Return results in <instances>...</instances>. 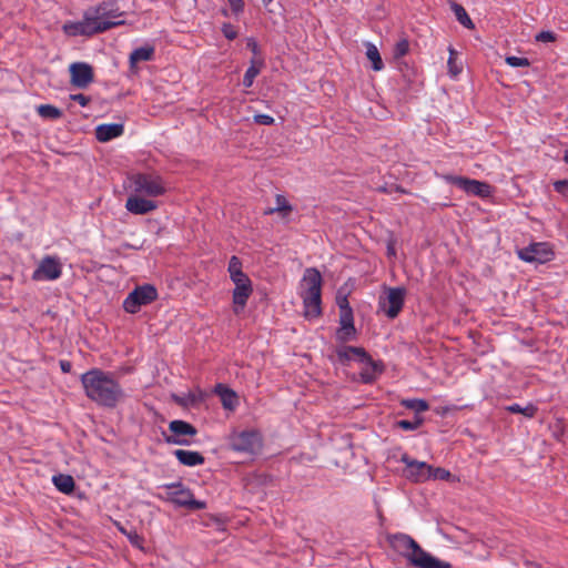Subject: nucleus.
Wrapping results in <instances>:
<instances>
[{"mask_svg":"<svg viewBox=\"0 0 568 568\" xmlns=\"http://www.w3.org/2000/svg\"><path fill=\"white\" fill-rule=\"evenodd\" d=\"M81 383L88 398L100 406L114 408L124 397L121 385L110 373L99 368L82 374Z\"/></svg>","mask_w":568,"mask_h":568,"instance_id":"obj_1","label":"nucleus"},{"mask_svg":"<svg viewBox=\"0 0 568 568\" xmlns=\"http://www.w3.org/2000/svg\"><path fill=\"white\" fill-rule=\"evenodd\" d=\"M390 547L416 568H452V565L442 561L425 551L410 536L395 534L388 538Z\"/></svg>","mask_w":568,"mask_h":568,"instance_id":"obj_2","label":"nucleus"},{"mask_svg":"<svg viewBox=\"0 0 568 568\" xmlns=\"http://www.w3.org/2000/svg\"><path fill=\"white\" fill-rule=\"evenodd\" d=\"M93 27L109 26L106 30L124 24L123 12L113 2H102L85 10Z\"/></svg>","mask_w":568,"mask_h":568,"instance_id":"obj_3","label":"nucleus"},{"mask_svg":"<svg viewBox=\"0 0 568 568\" xmlns=\"http://www.w3.org/2000/svg\"><path fill=\"white\" fill-rule=\"evenodd\" d=\"M229 443L233 450L247 455L258 454L263 447L262 437L256 430L233 433L230 436Z\"/></svg>","mask_w":568,"mask_h":568,"instance_id":"obj_4","label":"nucleus"},{"mask_svg":"<svg viewBox=\"0 0 568 568\" xmlns=\"http://www.w3.org/2000/svg\"><path fill=\"white\" fill-rule=\"evenodd\" d=\"M158 298V291L151 284L136 286L124 300L123 308L130 314H135L141 306L148 305Z\"/></svg>","mask_w":568,"mask_h":568,"instance_id":"obj_5","label":"nucleus"},{"mask_svg":"<svg viewBox=\"0 0 568 568\" xmlns=\"http://www.w3.org/2000/svg\"><path fill=\"white\" fill-rule=\"evenodd\" d=\"M406 290L404 287H384V295L379 296V308L389 318H395L400 313L405 302Z\"/></svg>","mask_w":568,"mask_h":568,"instance_id":"obj_6","label":"nucleus"},{"mask_svg":"<svg viewBox=\"0 0 568 568\" xmlns=\"http://www.w3.org/2000/svg\"><path fill=\"white\" fill-rule=\"evenodd\" d=\"M166 488L171 490L168 494V500L179 507H185L192 510L206 507L205 501L194 499L192 491L183 487L181 483L170 484Z\"/></svg>","mask_w":568,"mask_h":568,"instance_id":"obj_7","label":"nucleus"},{"mask_svg":"<svg viewBox=\"0 0 568 568\" xmlns=\"http://www.w3.org/2000/svg\"><path fill=\"white\" fill-rule=\"evenodd\" d=\"M446 180L467 194L476 195L483 199L489 197L491 195V186L486 182L456 175H447Z\"/></svg>","mask_w":568,"mask_h":568,"instance_id":"obj_8","label":"nucleus"},{"mask_svg":"<svg viewBox=\"0 0 568 568\" xmlns=\"http://www.w3.org/2000/svg\"><path fill=\"white\" fill-rule=\"evenodd\" d=\"M518 256L525 262L544 264L551 261L555 253L550 244L540 242L519 250Z\"/></svg>","mask_w":568,"mask_h":568,"instance_id":"obj_9","label":"nucleus"},{"mask_svg":"<svg viewBox=\"0 0 568 568\" xmlns=\"http://www.w3.org/2000/svg\"><path fill=\"white\" fill-rule=\"evenodd\" d=\"M171 435L164 436V440L171 445H190L191 442L186 436L193 437L197 434V429L190 423L182 419H174L169 424Z\"/></svg>","mask_w":568,"mask_h":568,"instance_id":"obj_10","label":"nucleus"},{"mask_svg":"<svg viewBox=\"0 0 568 568\" xmlns=\"http://www.w3.org/2000/svg\"><path fill=\"white\" fill-rule=\"evenodd\" d=\"M62 265L55 256H44L32 274L34 281H53L61 276Z\"/></svg>","mask_w":568,"mask_h":568,"instance_id":"obj_11","label":"nucleus"},{"mask_svg":"<svg viewBox=\"0 0 568 568\" xmlns=\"http://www.w3.org/2000/svg\"><path fill=\"white\" fill-rule=\"evenodd\" d=\"M400 462L406 465V478L416 483L429 479V471H432L430 465L426 464L425 462L412 459L407 454L402 455Z\"/></svg>","mask_w":568,"mask_h":568,"instance_id":"obj_12","label":"nucleus"},{"mask_svg":"<svg viewBox=\"0 0 568 568\" xmlns=\"http://www.w3.org/2000/svg\"><path fill=\"white\" fill-rule=\"evenodd\" d=\"M109 26L103 24L102 27L95 26L91 23V19L89 18L87 11L83 14V19L78 22H70L63 26V30L67 34L75 37V36H93L97 33H101L106 31Z\"/></svg>","mask_w":568,"mask_h":568,"instance_id":"obj_13","label":"nucleus"},{"mask_svg":"<svg viewBox=\"0 0 568 568\" xmlns=\"http://www.w3.org/2000/svg\"><path fill=\"white\" fill-rule=\"evenodd\" d=\"M71 84L78 89H85L94 80L93 68L85 62H74L69 68Z\"/></svg>","mask_w":568,"mask_h":568,"instance_id":"obj_14","label":"nucleus"},{"mask_svg":"<svg viewBox=\"0 0 568 568\" xmlns=\"http://www.w3.org/2000/svg\"><path fill=\"white\" fill-rule=\"evenodd\" d=\"M135 190L150 196H158L164 193L162 180L158 175L138 174L133 180Z\"/></svg>","mask_w":568,"mask_h":568,"instance_id":"obj_15","label":"nucleus"},{"mask_svg":"<svg viewBox=\"0 0 568 568\" xmlns=\"http://www.w3.org/2000/svg\"><path fill=\"white\" fill-rule=\"evenodd\" d=\"M235 285L233 290V303L235 305L234 312L239 313V307L243 310L246 305L248 297L251 296L253 288L250 277L244 274L232 281Z\"/></svg>","mask_w":568,"mask_h":568,"instance_id":"obj_16","label":"nucleus"},{"mask_svg":"<svg viewBox=\"0 0 568 568\" xmlns=\"http://www.w3.org/2000/svg\"><path fill=\"white\" fill-rule=\"evenodd\" d=\"M323 278L321 272L315 267L305 270L302 278L301 297L322 294Z\"/></svg>","mask_w":568,"mask_h":568,"instance_id":"obj_17","label":"nucleus"},{"mask_svg":"<svg viewBox=\"0 0 568 568\" xmlns=\"http://www.w3.org/2000/svg\"><path fill=\"white\" fill-rule=\"evenodd\" d=\"M338 361L346 364L352 359L364 362L369 359V354L363 347L358 346H342L336 349Z\"/></svg>","mask_w":568,"mask_h":568,"instance_id":"obj_18","label":"nucleus"},{"mask_svg":"<svg viewBox=\"0 0 568 568\" xmlns=\"http://www.w3.org/2000/svg\"><path fill=\"white\" fill-rule=\"evenodd\" d=\"M366 366L359 373L361 382L372 384L384 372V364L381 361H374L369 355L368 361L362 362Z\"/></svg>","mask_w":568,"mask_h":568,"instance_id":"obj_19","label":"nucleus"},{"mask_svg":"<svg viewBox=\"0 0 568 568\" xmlns=\"http://www.w3.org/2000/svg\"><path fill=\"white\" fill-rule=\"evenodd\" d=\"M122 123L100 124L95 129V138L99 142H108L123 134Z\"/></svg>","mask_w":568,"mask_h":568,"instance_id":"obj_20","label":"nucleus"},{"mask_svg":"<svg viewBox=\"0 0 568 568\" xmlns=\"http://www.w3.org/2000/svg\"><path fill=\"white\" fill-rule=\"evenodd\" d=\"M125 207L129 212L133 214H146L156 209V204L154 201L146 200L139 196H130L126 200Z\"/></svg>","mask_w":568,"mask_h":568,"instance_id":"obj_21","label":"nucleus"},{"mask_svg":"<svg viewBox=\"0 0 568 568\" xmlns=\"http://www.w3.org/2000/svg\"><path fill=\"white\" fill-rule=\"evenodd\" d=\"M304 316L307 318L318 317L322 314V294L302 297Z\"/></svg>","mask_w":568,"mask_h":568,"instance_id":"obj_22","label":"nucleus"},{"mask_svg":"<svg viewBox=\"0 0 568 568\" xmlns=\"http://www.w3.org/2000/svg\"><path fill=\"white\" fill-rule=\"evenodd\" d=\"M176 459L184 466H197L205 462V458L199 452L176 449L174 452Z\"/></svg>","mask_w":568,"mask_h":568,"instance_id":"obj_23","label":"nucleus"},{"mask_svg":"<svg viewBox=\"0 0 568 568\" xmlns=\"http://www.w3.org/2000/svg\"><path fill=\"white\" fill-rule=\"evenodd\" d=\"M215 393L220 396L222 405L226 409H233L237 404L236 393L223 384L215 386Z\"/></svg>","mask_w":568,"mask_h":568,"instance_id":"obj_24","label":"nucleus"},{"mask_svg":"<svg viewBox=\"0 0 568 568\" xmlns=\"http://www.w3.org/2000/svg\"><path fill=\"white\" fill-rule=\"evenodd\" d=\"M57 489L63 494H71L74 490L75 483L71 475L59 474L52 477Z\"/></svg>","mask_w":568,"mask_h":568,"instance_id":"obj_25","label":"nucleus"},{"mask_svg":"<svg viewBox=\"0 0 568 568\" xmlns=\"http://www.w3.org/2000/svg\"><path fill=\"white\" fill-rule=\"evenodd\" d=\"M153 54H154V47H152V45H144V47L136 48L130 54L131 68H133L140 61L152 60Z\"/></svg>","mask_w":568,"mask_h":568,"instance_id":"obj_26","label":"nucleus"},{"mask_svg":"<svg viewBox=\"0 0 568 568\" xmlns=\"http://www.w3.org/2000/svg\"><path fill=\"white\" fill-rule=\"evenodd\" d=\"M366 57L372 61V68L374 71H381L384 68L383 60L381 58L379 51L375 44L367 42L366 43Z\"/></svg>","mask_w":568,"mask_h":568,"instance_id":"obj_27","label":"nucleus"},{"mask_svg":"<svg viewBox=\"0 0 568 568\" xmlns=\"http://www.w3.org/2000/svg\"><path fill=\"white\" fill-rule=\"evenodd\" d=\"M452 10L454 11L457 21L462 26H464L467 29L475 28L474 22L471 21V19L469 18L468 13L466 12L465 8L462 4H459L457 2H453Z\"/></svg>","mask_w":568,"mask_h":568,"instance_id":"obj_28","label":"nucleus"},{"mask_svg":"<svg viewBox=\"0 0 568 568\" xmlns=\"http://www.w3.org/2000/svg\"><path fill=\"white\" fill-rule=\"evenodd\" d=\"M37 111L41 118L49 120H58L63 115V112L52 104H41Z\"/></svg>","mask_w":568,"mask_h":568,"instance_id":"obj_29","label":"nucleus"},{"mask_svg":"<svg viewBox=\"0 0 568 568\" xmlns=\"http://www.w3.org/2000/svg\"><path fill=\"white\" fill-rule=\"evenodd\" d=\"M292 205L287 202L286 197L282 194L276 195V206L275 207H268L264 211L265 215L274 214L275 212L280 213H290L292 212Z\"/></svg>","mask_w":568,"mask_h":568,"instance_id":"obj_30","label":"nucleus"},{"mask_svg":"<svg viewBox=\"0 0 568 568\" xmlns=\"http://www.w3.org/2000/svg\"><path fill=\"white\" fill-rule=\"evenodd\" d=\"M400 404L404 407L414 410L416 413L415 415H418L419 413H423V412H426L429 409V405L425 399H417V398L403 399L400 402Z\"/></svg>","mask_w":568,"mask_h":568,"instance_id":"obj_31","label":"nucleus"},{"mask_svg":"<svg viewBox=\"0 0 568 568\" xmlns=\"http://www.w3.org/2000/svg\"><path fill=\"white\" fill-rule=\"evenodd\" d=\"M355 334H356V328H355L354 322H353V323H348V324H341V327L336 333V337L341 342H347L352 337H354Z\"/></svg>","mask_w":568,"mask_h":568,"instance_id":"obj_32","label":"nucleus"},{"mask_svg":"<svg viewBox=\"0 0 568 568\" xmlns=\"http://www.w3.org/2000/svg\"><path fill=\"white\" fill-rule=\"evenodd\" d=\"M508 412L514 414H523L526 417H534L537 413V407L532 404H529L525 407H521L519 404H513L506 408Z\"/></svg>","mask_w":568,"mask_h":568,"instance_id":"obj_33","label":"nucleus"},{"mask_svg":"<svg viewBox=\"0 0 568 568\" xmlns=\"http://www.w3.org/2000/svg\"><path fill=\"white\" fill-rule=\"evenodd\" d=\"M424 423V418L419 415H415L413 420L402 419L396 422V427L404 430H415L420 427Z\"/></svg>","mask_w":568,"mask_h":568,"instance_id":"obj_34","label":"nucleus"},{"mask_svg":"<svg viewBox=\"0 0 568 568\" xmlns=\"http://www.w3.org/2000/svg\"><path fill=\"white\" fill-rule=\"evenodd\" d=\"M229 273H230V277L231 280L233 281L234 278H237L242 275H244L245 273H243L242 271V262L241 260L233 255L230 261H229Z\"/></svg>","mask_w":568,"mask_h":568,"instance_id":"obj_35","label":"nucleus"},{"mask_svg":"<svg viewBox=\"0 0 568 568\" xmlns=\"http://www.w3.org/2000/svg\"><path fill=\"white\" fill-rule=\"evenodd\" d=\"M408 51H409L408 40L407 39L399 40L394 48V52H393L394 59L400 60L404 55H406L408 53Z\"/></svg>","mask_w":568,"mask_h":568,"instance_id":"obj_36","label":"nucleus"},{"mask_svg":"<svg viewBox=\"0 0 568 568\" xmlns=\"http://www.w3.org/2000/svg\"><path fill=\"white\" fill-rule=\"evenodd\" d=\"M260 73V69L254 65V61H252V64L246 70L244 77H243V85L245 88H250L253 84L254 79Z\"/></svg>","mask_w":568,"mask_h":568,"instance_id":"obj_37","label":"nucleus"},{"mask_svg":"<svg viewBox=\"0 0 568 568\" xmlns=\"http://www.w3.org/2000/svg\"><path fill=\"white\" fill-rule=\"evenodd\" d=\"M448 50H449V58H448V62H447L448 70L453 77H456L462 72V68L457 67V64H456L457 52L452 47H449Z\"/></svg>","mask_w":568,"mask_h":568,"instance_id":"obj_38","label":"nucleus"},{"mask_svg":"<svg viewBox=\"0 0 568 568\" xmlns=\"http://www.w3.org/2000/svg\"><path fill=\"white\" fill-rule=\"evenodd\" d=\"M449 477H450L449 470L442 468V467H433L432 466V471H429V479L434 478V479L447 480V479H449Z\"/></svg>","mask_w":568,"mask_h":568,"instance_id":"obj_39","label":"nucleus"},{"mask_svg":"<svg viewBox=\"0 0 568 568\" xmlns=\"http://www.w3.org/2000/svg\"><path fill=\"white\" fill-rule=\"evenodd\" d=\"M505 61L508 65L514 68L530 65V61L527 58H519L515 55L507 57Z\"/></svg>","mask_w":568,"mask_h":568,"instance_id":"obj_40","label":"nucleus"},{"mask_svg":"<svg viewBox=\"0 0 568 568\" xmlns=\"http://www.w3.org/2000/svg\"><path fill=\"white\" fill-rule=\"evenodd\" d=\"M174 399L178 404L182 405V406H187V405H194L197 403V397L195 394H192V393H189L185 397H178V396H174Z\"/></svg>","mask_w":568,"mask_h":568,"instance_id":"obj_41","label":"nucleus"},{"mask_svg":"<svg viewBox=\"0 0 568 568\" xmlns=\"http://www.w3.org/2000/svg\"><path fill=\"white\" fill-rule=\"evenodd\" d=\"M535 39L539 42H554L556 41V34L552 31H541L536 34Z\"/></svg>","mask_w":568,"mask_h":568,"instance_id":"obj_42","label":"nucleus"},{"mask_svg":"<svg viewBox=\"0 0 568 568\" xmlns=\"http://www.w3.org/2000/svg\"><path fill=\"white\" fill-rule=\"evenodd\" d=\"M222 32L229 40H234L237 37V31L231 23H224L222 27Z\"/></svg>","mask_w":568,"mask_h":568,"instance_id":"obj_43","label":"nucleus"},{"mask_svg":"<svg viewBox=\"0 0 568 568\" xmlns=\"http://www.w3.org/2000/svg\"><path fill=\"white\" fill-rule=\"evenodd\" d=\"M354 322V314L353 310H344L339 311V325L341 324H348Z\"/></svg>","mask_w":568,"mask_h":568,"instance_id":"obj_44","label":"nucleus"},{"mask_svg":"<svg viewBox=\"0 0 568 568\" xmlns=\"http://www.w3.org/2000/svg\"><path fill=\"white\" fill-rule=\"evenodd\" d=\"M254 122L261 125H272L274 123V118L268 114H255Z\"/></svg>","mask_w":568,"mask_h":568,"instance_id":"obj_45","label":"nucleus"},{"mask_svg":"<svg viewBox=\"0 0 568 568\" xmlns=\"http://www.w3.org/2000/svg\"><path fill=\"white\" fill-rule=\"evenodd\" d=\"M336 304L339 311L352 308L347 298V295H342L339 292L336 295Z\"/></svg>","mask_w":568,"mask_h":568,"instance_id":"obj_46","label":"nucleus"},{"mask_svg":"<svg viewBox=\"0 0 568 568\" xmlns=\"http://www.w3.org/2000/svg\"><path fill=\"white\" fill-rule=\"evenodd\" d=\"M70 99H71L72 101L78 102L81 106H87V105L90 103V101H91V98H90V97L84 95V94H82V93L71 94V95H70Z\"/></svg>","mask_w":568,"mask_h":568,"instance_id":"obj_47","label":"nucleus"},{"mask_svg":"<svg viewBox=\"0 0 568 568\" xmlns=\"http://www.w3.org/2000/svg\"><path fill=\"white\" fill-rule=\"evenodd\" d=\"M231 10L234 14H239L244 10V1L243 0H227Z\"/></svg>","mask_w":568,"mask_h":568,"instance_id":"obj_48","label":"nucleus"},{"mask_svg":"<svg viewBox=\"0 0 568 568\" xmlns=\"http://www.w3.org/2000/svg\"><path fill=\"white\" fill-rule=\"evenodd\" d=\"M554 189L556 192L567 195L568 192V180H558L554 183Z\"/></svg>","mask_w":568,"mask_h":568,"instance_id":"obj_49","label":"nucleus"},{"mask_svg":"<svg viewBox=\"0 0 568 568\" xmlns=\"http://www.w3.org/2000/svg\"><path fill=\"white\" fill-rule=\"evenodd\" d=\"M126 536L133 546L142 548L143 538L136 531H129Z\"/></svg>","mask_w":568,"mask_h":568,"instance_id":"obj_50","label":"nucleus"},{"mask_svg":"<svg viewBox=\"0 0 568 568\" xmlns=\"http://www.w3.org/2000/svg\"><path fill=\"white\" fill-rule=\"evenodd\" d=\"M246 47L253 52L254 55L260 53L258 45L253 38L247 39Z\"/></svg>","mask_w":568,"mask_h":568,"instance_id":"obj_51","label":"nucleus"},{"mask_svg":"<svg viewBox=\"0 0 568 568\" xmlns=\"http://www.w3.org/2000/svg\"><path fill=\"white\" fill-rule=\"evenodd\" d=\"M60 367L63 373H70L72 365L68 361H60Z\"/></svg>","mask_w":568,"mask_h":568,"instance_id":"obj_52","label":"nucleus"},{"mask_svg":"<svg viewBox=\"0 0 568 568\" xmlns=\"http://www.w3.org/2000/svg\"><path fill=\"white\" fill-rule=\"evenodd\" d=\"M378 192H382V193H390L393 192V189H392V185L388 187L387 185H383V186H379L377 189Z\"/></svg>","mask_w":568,"mask_h":568,"instance_id":"obj_53","label":"nucleus"},{"mask_svg":"<svg viewBox=\"0 0 568 568\" xmlns=\"http://www.w3.org/2000/svg\"><path fill=\"white\" fill-rule=\"evenodd\" d=\"M393 191L406 193V191L400 185H392Z\"/></svg>","mask_w":568,"mask_h":568,"instance_id":"obj_54","label":"nucleus"},{"mask_svg":"<svg viewBox=\"0 0 568 568\" xmlns=\"http://www.w3.org/2000/svg\"><path fill=\"white\" fill-rule=\"evenodd\" d=\"M212 519H213V520H214L219 526H221V527L223 526V521H222L220 518H217V517H213Z\"/></svg>","mask_w":568,"mask_h":568,"instance_id":"obj_55","label":"nucleus"},{"mask_svg":"<svg viewBox=\"0 0 568 568\" xmlns=\"http://www.w3.org/2000/svg\"><path fill=\"white\" fill-rule=\"evenodd\" d=\"M564 161L568 164V151L565 152Z\"/></svg>","mask_w":568,"mask_h":568,"instance_id":"obj_56","label":"nucleus"},{"mask_svg":"<svg viewBox=\"0 0 568 568\" xmlns=\"http://www.w3.org/2000/svg\"><path fill=\"white\" fill-rule=\"evenodd\" d=\"M273 0H263L264 6H268Z\"/></svg>","mask_w":568,"mask_h":568,"instance_id":"obj_57","label":"nucleus"},{"mask_svg":"<svg viewBox=\"0 0 568 568\" xmlns=\"http://www.w3.org/2000/svg\"><path fill=\"white\" fill-rule=\"evenodd\" d=\"M388 253L389 254H395L394 248L392 246H388Z\"/></svg>","mask_w":568,"mask_h":568,"instance_id":"obj_58","label":"nucleus"},{"mask_svg":"<svg viewBox=\"0 0 568 568\" xmlns=\"http://www.w3.org/2000/svg\"><path fill=\"white\" fill-rule=\"evenodd\" d=\"M120 530H121L124 535H126V534H128V532H126V530H125L124 528H120Z\"/></svg>","mask_w":568,"mask_h":568,"instance_id":"obj_59","label":"nucleus"}]
</instances>
